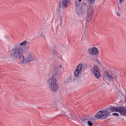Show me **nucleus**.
I'll use <instances>...</instances> for the list:
<instances>
[{"label": "nucleus", "mask_w": 126, "mask_h": 126, "mask_svg": "<svg viewBox=\"0 0 126 126\" xmlns=\"http://www.w3.org/2000/svg\"><path fill=\"white\" fill-rule=\"evenodd\" d=\"M60 21L61 22V25H62V24H63L62 19H61Z\"/></svg>", "instance_id": "b1692460"}, {"label": "nucleus", "mask_w": 126, "mask_h": 126, "mask_svg": "<svg viewBox=\"0 0 126 126\" xmlns=\"http://www.w3.org/2000/svg\"><path fill=\"white\" fill-rule=\"evenodd\" d=\"M35 61V57L30 54H27L25 56H23V58L20 61V63H31Z\"/></svg>", "instance_id": "39448f33"}, {"label": "nucleus", "mask_w": 126, "mask_h": 126, "mask_svg": "<svg viewBox=\"0 0 126 126\" xmlns=\"http://www.w3.org/2000/svg\"><path fill=\"white\" fill-rule=\"evenodd\" d=\"M70 0H63L62 2L60 3L59 10H61L62 8H63V9L66 8L67 6L70 5Z\"/></svg>", "instance_id": "423d86ee"}, {"label": "nucleus", "mask_w": 126, "mask_h": 126, "mask_svg": "<svg viewBox=\"0 0 126 126\" xmlns=\"http://www.w3.org/2000/svg\"><path fill=\"white\" fill-rule=\"evenodd\" d=\"M117 14L119 17L121 16V14L119 12H117Z\"/></svg>", "instance_id": "5701e85b"}, {"label": "nucleus", "mask_w": 126, "mask_h": 126, "mask_svg": "<svg viewBox=\"0 0 126 126\" xmlns=\"http://www.w3.org/2000/svg\"><path fill=\"white\" fill-rule=\"evenodd\" d=\"M92 11L91 12V14H89V13H88V15L87 16V21L88 22H89L90 21V20H91V18H92Z\"/></svg>", "instance_id": "ddd939ff"}, {"label": "nucleus", "mask_w": 126, "mask_h": 126, "mask_svg": "<svg viewBox=\"0 0 126 126\" xmlns=\"http://www.w3.org/2000/svg\"><path fill=\"white\" fill-rule=\"evenodd\" d=\"M119 1H120V3L122 4V3H124V2L125 1V0H119Z\"/></svg>", "instance_id": "4be33fe9"}, {"label": "nucleus", "mask_w": 126, "mask_h": 126, "mask_svg": "<svg viewBox=\"0 0 126 126\" xmlns=\"http://www.w3.org/2000/svg\"><path fill=\"white\" fill-rule=\"evenodd\" d=\"M88 119H82V124L83 125V126L86 125V124H88Z\"/></svg>", "instance_id": "4468645a"}, {"label": "nucleus", "mask_w": 126, "mask_h": 126, "mask_svg": "<svg viewBox=\"0 0 126 126\" xmlns=\"http://www.w3.org/2000/svg\"><path fill=\"white\" fill-rule=\"evenodd\" d=\"M88 125L89 126H93V123L91 122V121L88 120Z\"/></svg>", "instance_id": "a211bd4d"}, {"label": "nucleus", "mask_w": 126, "mask_h": 126, "mask_svg": "<svg viewBox=\"0 0 126 126\" xmlns=\"http://www.w3.org/2000/svg\"><path fill=\"white\" fill-rule=\"evenodd\" d=\"M109 111L111 112H118L120 113L122 116L126 117V107L124 106H116L109 108Z\"/></svg>", "instance_id": "20e7f679"}, {"label": "nucleus", "mask_w": 126, "mask_h": 126, "mask_svg": "<svg viewBox=\"0 0 126 126\" xmlns=\"http://www.w3.org/2000/svg\"><path fill=\"white\" fill-rule=\"evenodd\" d=\"M110 111L108 109L100 110L95 114V117L97 120H106L110 116Z\"/></svg>", "instance_id": "7ed1b4c3"}, {"label": "nucleus", "mask_w": 126, "mask_h": 126, "mask_svg": "<svg viewBox=\"0 0 126 126\" xmlns=\"http://www.w3.org/2000/svg\"><path fill=\"white\" fill-rule=\"evenodd\" d=\"M59 68V69H61V70H63V67L62 65H60Z\"/></svg>", "instance_id": "aec40b11"}, {"label": "nucleus", "mask_w": 126, "mask_h": 126, "mask_svg": "<svg viewBox=\"0 0 126 126\" xmlns=\"http://www.w3.org/2000/svg\"><path fill=\"white\" fill-rule=\"evenodd\" d=\"M52 55L57 56V57H58V58H61V55H60V54H59V53H58V52H57L56 51L54 50L52 52Z\"/></svg>", "instance_id": "2eb2a0df"}, {"label": "nucleus", "mask_w": 126, "mask_h": 126, "mask_svg": "<svg viewBox=\"0 0 126 126\" xmlns=\"http://www.w3.org/2000/svg\"><path fill=\"white\" fill-rule=\"evenodd\" d=\"M58 80L55 77H51L48 80L49 87L52 92H57L59 90V86H58Z\"/></svg>", "instance_id": "f03ea898"}, {"label": "nucleus", "mask_w": 126, "mask_h": 126, "mask_svg": "<svg viewBox=\"0 0 126 126\" xmlns=\"http://www.w3.org/2000/svg\"><path fill=\"white\" fill-rule=\"evenodd\" d=\"M95 0H87V2H88L89 4H92V3H94Z\"/></svg>", "instance_id": "dca6fc26"}, {"label": "nucleus", "mask_w": 126, "mask_h": 126, "mask_svg": "<svg viewBox=\"0 0 126 126\" xmlns=\"http://www.w3.org/2000/svg\"><path fill=\"white\" fill-rule=\"evenodd\" d=\"M88 52L90 55L92 56H95L99 53V50L97 49L96 47H94L93 48H90L88 50Z\"/></svg>", "instance_id": "9d476101"}, {"label": "nucleus", "mask_w": 126, "mask_h": 126, "mask_svg": "<svg viewBox=\"0 0 126 126\" xmlns=\"http://www.w3.org/2000/svg\"><path fill=\"white\" fill-rule=\"evenodd\" d=\"M30 45V43H29V42H27V41H24V42H22L19 45L20 47L21 48V47H23V48H26V49H28V47H29Z\"/></svg>", "instance_id": "9b49d317"}, {"label": "nucleus", "mask_w": 126, "mask_h": 126, "mask_svg": "<svg viewBox=\"0 0 126 126\" xmlns=\"http://www.w3.org/2000/svg\"><path fill=\"white\" fill-rule=\"evenodd\" d=\"M75 5L76 7H79V5H80V3L78 1H75Z\"/></svg>", "instance_id": "f3484780"}, {"label": "nucleus", "mask_w": 126, "mask_h": 126, "mask_svg": "<svg viewBox=\"0 0 126 126\" xmlns=\"http://www.w3.org/2000/svg\"><path fill=\"white\" fill-rule=\"evenodd\" d=\"M10 55L16 58L19 60V62H20L24 56L23 49L20 46H19V45H18L15 46L14 48L12 49Z\"/></svg>", "instance_id": "f257e3e1"}, {"label": "nucleus", "mask_w": 126, "mask_h": 126, "mask_svg": "<svg viewBox=\"0 0 126 126\" xmlns=\"http://www.w3.org/2000/svg\"><path fill=\"white\" fill-rule=\"evenodd\" d=\"M104 77H105L106 79H107V78L108 79H109V80H111V81H114V77L111 76V75L109 74V72L108 71L105 72Z\"/></svg>", "instance_id": "f8f14e48"}, {"label": "nucleus", "mask_w": 126, "mask_h": 126, "mask_svg": "<svg viewBox=\"0 0 126 126\" xmlns=\"http://www.w3.org/2000/svg\"><path fill=\"white\" fill-rule=\"evenodd\" d=\"M93 72L96 78H100L101 74H100V70H99V68L98 67V66L96 65L94 66Z\"/></svg>", "instance_id": "0eeeda50"}, {"label": "nucleus", "mask_w": 126, "mask_h": 126, "mask_svg": "<svg viewBox=\"0 0 126 126\" xmlns=\"http://www.w3.org/2000/svg\"><path fill=\"white\" fill-rule=\"evenodd\" d=\"M78 1H79V2L82 1V0H78Z\"/></svg>", "instance_id": "393cba45"}, {"label": "nucleus", "mask_w": 126, "mask_h": 126, "mask_svg": "<svg viewBox=\"0 0 126 126\" xmlns=\"http://www.w3.org/2000/svg\"><path fill=\"white\" fill-rule=\"evenodd\" d=\"M51 74L52 75L53 77H58L60 75V72H59V68L58 67L53 66H52V70Z\"/></svg>", "instance_id": "6e6552de"}, {"label": "nucleus", "mask_w": 126, "mask_h": 126, "mask_svg": "<svg viewBox=\"0 0 126 126\" xmlns=\"http://www.w3.org/2000/svg\"><path fill=\"white\" fill-rule=\"evenodd\" d=\"M113 116H115V117H119L120 116V114H119V113H112Z\"/></svg>", "instance_id": "6ab92c4d"}, {"label": "nucleus", "mask_w": 126, "mask_h": 126, "mask_svg": "<svg viewBox=\"0 0 126 126\" xmlns=\"http://www.w3.org/2000/svg\"><path fill=\"white\" fill-rule=\"evenodd\" d=\"M81 69H82V64H79L76 68L74 72V75L75 77H78L79 76V74L81 72Z\"/></svg>", "instance_id": "1a4fd4ad"}, {"label": "nucleus", "mask_w": 126, "mask_h": 126, "mask_svg": "<svg viewBox=\"0 0 126 126\" xmlns=\"http://www.w3.org/2000/svg\"><path fill=\"white\" fill-rule=\"evenodd\" d=\"M69 118L70 119H74V116H73V115H72L71 114H69Z\"/></svg>", "instance_id": "412c9836"}]
</instances>
